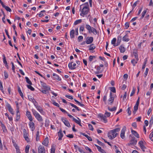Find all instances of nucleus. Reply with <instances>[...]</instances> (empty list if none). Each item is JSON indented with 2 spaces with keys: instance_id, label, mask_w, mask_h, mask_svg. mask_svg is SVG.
Returning a JSON list of instances; mask_svg holds the SVG:
<instances>
[{
  "instance_id": "cd10ccee",
  "label": "nucleus",
  "mask_w": 153,
  "mask_h": 153,
  "mask_svg": "<svg viewBox=\"0 0 153 153\" xmlns=\"http://www.w3.org/2000/svg\"><path fill=\"white\" fill-rule=\"evenodd\" d=\"M74 30L73 29L71 30L70 32V36L71 38H73L74 37Z\"/></svg>"
},
{
  "instance_id": "bb28decb",
  "label": "nucleus",
  "mask_w": 153,
  "mask_h": 153,
  "mask_svg": "<svg viewBox=\"0 0 153 153\" xmlns=\"http://www.w3.org/2000/svg\"><path fill=\"white\" fill-rule=\"evenodd\" d=\"M51 153H55V145L54 144L52 145L51 149Z\"/></svg>"
},
{
  "instance_id": "69168bd1",
  "label": "nucleus",
  "mask_w": 153,
  "mask_h": 153,
  "mask_svg": "<svg viewBox=\"0 0 153 153\" xmlns=\"http://www.w3.org/2000/svg\"><path fill=\"white\" fill-rule=\"evenodd\" d=\"M30 148V146L29 145H27L26 146L25 148V151H27V152H29V150Z\"/></svg>"
},
{
  "instance_id": "7c9ffc66",
  "label": "nucleus",
  "mask_w": 153,
  "mask_h": 153,
  "mask_svg": "<svg viewBox=\"0 0 153 153\" xmlns=\"http://www.w3.org/2000/svg\"><path fill=\"white\" fill-rule=\"evenodd\" d=\"M88 47H89V50L90 51H92L95 48V46L93 44H91Z\"/></svg>"
},
{
  "instance_id": "aec40b11",
  "label": "nucleus",
  "mask_w": 153,
  "mask_h": 153,
  "mask_svg": "<svg viewBox=\"0 0 153 153\" xmlns=\"http://www.w3.org/2000/svg\"><path fill=\"white\" fill-rule=\"evenodd\" d=\"M16 116V121H18L20 118V116L19 110H17Z\"/></svg>"
},
{
  "instance_id": "4468645a",
  "label": "nucleus",
  "mask_w": 153,
  "mask_h": 153,
  "mask_svg": "<svg viewBox=\"0 0 153 153\" xmlns=\"http://www.w3.org/2000/svg\"><path fill=\"white\" fill-rule=\"evenodd\" d=\"M76 65V63L73 62H71V63H69V64L68 67L69 68L71 69V70H74L76 68L75 67Z\"/></svg>"
},
{
  "instance_id": "052dcab7",
  "label": "nucleus",
  "mask_w": 153,
  "mask_h": 153,
  "mask_svg": "<svg viewBox=\"0 0 153 153\" xmlns=\"http://www.w3.org/2000/svg\"><path fill=\"white\" fill-rule=\"evenodd\" d=\"M83 39V37L82 36H79L78 37V41L79 42H80Z\"/></svg>"
},
{
  "instance_id": "72a5a7b5",
  "label": "nucleus",
  "mask_w": 153,
  "mask_h": 153,
  "mask_svg": "<svg viewBox=\"0 0 153 153\" xmlns=\"http://www.w3.org/2000/svg\"><path fill=\"white\" fill-rule=\"evenodd\" d=\"M122 39V37L120 36H119L117 37V44L118 45H120Z\"/></svg>"
},
{
  "instance_id": "423d86ee",
  "label": "nucleus",
  "mask_w": 153,
  "mask_h": 153,
  "mask_svg": "<svg viewBox=\"0 0 153 153\" xmlns=\"http://www.w3.org/2000/svg\"><path fill=\"white\" fill-rule=\"evenodd\" d=\"M137 140L135 139V138L134 137H132V139L130 140L129 143L127 144L129 146L131 145H134L137 144Z\"/></svg>"
},
{
  "instance_id": "a211bd4d",
  "label": "nucleus",
  "mask_w": 153,
  "mask_h": 153,
  "mask_svg": "<svg viewBox=\"0 0 153 153\" xmlns=\"http://www.w3.org/2000/svg\"><path fill=\"white\" fill-rule=\"evenodd\" d=\"M30 128L32 131H33L35 129L34 124L33 122H30L29 123Z\"/></svg>"
},
{
  "instance_id": "79ce46f5",
  "label": "nucleus",
  "mask_w": 153,
  "mask_h": 153,
  "mask_svg": "<svg viewBox=\"0 0 153 153\" xmlns=\"http://www.w3.org/2000/svg\"><path fill=\"white\" fill-rule=\"evenodd\" d=\"M131 108V107H129L127 109V113L128 114V115H130L131 114V111L130 110Z\"/></svg>"
},
{
  "instance_id": "473e14b6",
  "label": "nucleus",
  "mask_w": 153,
  "mask_h": 153,
  "mask_svg": "<svg viewBox=\"0 0 153 153\" xmlns=\"http://www.w3.org/2000/svg\"><path fill=\"white\" fill-rule=\"evenodd\" d=\"M119 49L120 50V51L121 53H123L125 51V48L122 45L120 46L119 47Z\"/></svg>"
},
{
  "instance_id": "ddd939ff",
  "label": "nucleus",
  "mask_w": 153,
  "mask_h": 153,
  "mask_svg": "<svg viewBox=\"0 0 153 153\" xmlns=\"http://www.w3.org/2000/svg\"><path fill=\"white\" fill-rule=\"evenodd\" d=\"M126 130V127L124 126L121 131L120 134V137L122 139H124L125 137V133Z\"/></svg>"
},
{
  "instance_id": "e2e57ef3",
  "label": "nucleus",
  "mask_w": 153,
  "mask_h": 153,
  "mask_svg": "<svg viewBox=\"0 0 153 153\" xmlns=\"http://www.w3.org/2000/svg\"><path fill=\"white\" fill-rule=\"evenodd\" d=\"M129 23L128 22H126L125 25V26L126 29H127L129 27Z\"/></svg>"
},
{
  "instance_id": "49530a36",
  "label": "nucleus",
  "mask_w": 153,
  "mask_h": 153,
  "mask_svg": "<svg viewBox=\"0 0 153 153\" xmlns=\"http://www.w3.org/2000/svg\"><path fill=\"white\" fill-rule=\"evenodd\" d=\"M146 10H144L142 13V16L141 17V19H142L144 16L145 14L146 13Z\"/></svg>"
},
{
  "instance_id": "0eeeda50",
  "label": "nucleus",
  "mask_w": 153,
  "mask_h": 153,
  "mask_svg": "<svg viewBox=\"0 0 153 153\" xmlns=\"http://www.w3.org/2000/svg\"><path fill=\"white\" fill-rule=\"evenodd\" d=\"M61 120L64 124L68 127H70L71 126L69 121L67 120L65 118L62 117Z\"/></svg>"
},
{
  "instance_id": "20e7f679",
  "label": "nucleus",
  "mask_w": 153,
  "mask_h": 153,
  "mask_svg": "<svg viewBox=\"0 0 153 153\" xmlns=\"http://www.w3.org/2000/svg\"><path fill=\"white\" fill-rule=\"evenodd\" d=\"M32 111L33 114L37 120L39 122H42L43 119L42 116L35 110L32 109Z\"/></svg>"
},
{
  "instance_id": "680f3d73",
  "label": "nucleus",
  "mask_w": 153,
  "mask_h": 153,
  "mask_svg": "<svg viewBox=\"0 0 153 153\" xmlns=\"http://www.w3.org/2000/svg\"><path fill=\"white\" fill-rule=\"evenodd\" d=\"M88 128L89 129L92 131H93L94 130V128H93L92 126L90 124H88Z\"/></svg>"
},
{
  "instance_id": "c756f323",
  "label": "nucleus",
  "mask_w": 153,
  "mask_h": 153,
  "mask_svg": "<svg viewBox=\"0 0 153 153\" xmlns=\"http://www.w3.org/2000/svg\"><path fill=\"white\" fill-rule=\"evenodd\" d=\"M132 56H134L135 57H138V54L137 53V51L136 50H134V51L133 53L132 54Z\"/></svg>"
},
{
  "instance_id": "6e6552de",
  "label": "nucleus",
  "mask_w": 153,
  "mask_h": 153,
  "mask_svg": "<svg viewBox=\"0 0 153 153\" xmlns=\"http://www.w3.org/2000/svg\"><path fill=\"white\" fill-rule=\"evenodd\" d=\"M38 153H45V150L44 146L40 145L38 149Z\"/></svg>"
},
{
  "instance_id": "412c9836",
  "label": "nucleus",
  "mask_w": 153,
  "mask_h": 153,
  "mask_svg": "<svg viewBox=\"0 0 153 153\" xmlns=\"http://www.w3.org/2000/svg\"><path fill=\"white\" fill-rule=\"evenodd\" d=\"M138 59V58H135L134 59L131 60V63L133 64V65L134 66L137 63Z\"/></svg>"
},
{
  "instance_id": "2f4dec72",
  "label": "nucleus",
  "mask_w": 153,
  "mask_h": 153,
  "mask_svg": "<svg viewBox=\"0 0 153 153\" xmlns=\"http://www.w3.org/2000/svg\"><path fill=\"white\" fill-rule=\"evenodd\" d=\"M3 62L5 64V66L7 69L9 68V67L7 65V63L6 60V58H3Z\"/></svg>"
},
{
  "instance_id": "2eb2a0df",
  "label": "nucleus",
  "mask_w": 153,
  "mask_h": 153,
  "mask_svg": "<svg viewBox=\"0 0 153 153\" xmlns=\"http://www.w3.org/2000/svg\"><path fill=\"white\" fill-rule=\"evenodd\" d=\"M48 137H46L45 138L42 143L45 146H48Z\"/></svg>"
},
{
  "instance_id": "6e6d98bb",
  "label": "nucleus",
  "mask_w": 153,
  "mask_h": 153,
  "mask_svg": "<svg viewBox=\"0 0 153 153\" xmlns=\"http://www.w3.org/2000/svg\"><path fill=\"white\" fill-rule=\"evenodd\" d=\"M97 143L100 146H105V144L103 143L102 142L98 140L97 139Z\"/></svg>"
},
{
  "instance_id": "774afa93",
  "label": "nucleus",
  "mask_w": 153,
  "mask_h": 153,
  "mask_svg": "<svg viewBox=\"0 0 153 153\" xmlns=\"http://www.w3.org/2000/svg\"><path fill=\"white\" fill-rule=\"evenodd\" d=\"M149 70V69L148 68H146V69L144 73V74L145 75V77H146V76L147 75L148 73V71Z\"/></svg>"
},
{
  "instance_id": "393cba45",
  "label": "nucleus",
  "mask_w": 153,
  "mask_h": 153,
  "mask_svg": "<svg viewBox=\"0 0 153 153\" xmlns=\"http://www.w3.org/2000/svg\"><path fill=\"white\" fill-rule=\"evenodd\" d=\"M82 134L86 137L89 141H92V138L90 137L88 135L85 134V133H82Z\"/></svg>"
},
{
  "instance_id": "603ef678",
  "label": "nucleus",
  "mask_w": 153,
  "mask_h": 153,
  "mask_svg": "<svg viewBox=\"0 0 153 153\" xmlns=\"http://www.w3.org/2000/svg\"><path fill=\"white\" fill-rule=\"evenodd\" d=\"M1 10L2 13L4 15V17L2 18V21H3V22L4 23H5V21H4V19H5V17L6 15H5V14L4 12L3 11V10Z\"/></svg>"
},
{
  "instance_id": "9d476101",
  "label": "nucleus",
  "mask_w": 153,
  "mask_h": 153,
  "mask_svg": "<svg viewBox=\"0 0 153 153\" xmlns=\"http://www.w3.org/2000/svg\"><path fill=\"white\" fill-rule=\"evenodd\" d=\"M93 41V38L92 37H87L86 39V43L88 44L91 43Z\"/></svg>"
},
{
  "instance_id": "a18cd8bd",
  "label": "nucleus",
  "mask_w": 153,
  "mask_h": 153,
  "mask_svg": "<svg viewBox=\"0 0 153 153\" xmlns=\"http://www.w3.org/2000/svg\"><path fill=\"white\" fill-rule=\"evenodd\" d=\"M27 86L28 88L30 89L32 91H34L35 90V89L32 87L31 85H27Z\"/></svg>"
},
{
  "instance_id": "3c124183",
  "label": "nucleus",
  "mask_w": 153,
  "mask_h": 153,
  "mask_svg": "<svg viewBox=\"0 0 153 153\" xmlns=\"http://www.w3.org/2000/svg\"><path fill=\"white\" fill-rule=\"evenodd\" d=\"M77 118L78 120H77L75 119L74 121L76 123L78 124L80 123H81V121L80 119L78 117H77Z\"/></svg>"
},
{
  "instance_id": "c03bdc74",
  "label": "nucleus",
  "mask_w": 153,
  "mask_h": 153,
  "mask_svg": "<svg viewBox=\"0 0 153 153\" xmlns=\"http://www.w3.org/2000/svg\"><path fill=\"white\" fill-rule=\"evenodd\" d=\"M0 89L1 90V91H2V92L4 94V89H3V85L2 84V82L1 81H0Z\"/></svg>"
},
{
  "instance_id": "338daca9",
  "label": "nucleus",
  "mask_w": 153,
  "mask_h": 153,
  "mask_svg": "<svg viewBox=\"0 0 153 153\" xmlns=\"http://www.w3.org/2000/svg\"><path fill=\"white\" fill-rule=\"evenodd\" d=\"M53 105H55V106L59 108V105L58 103H57L54 101H53Z\"/></svg>"
},
{
  "instance_id": "5fc2aeb1",
  "label": "nucleus",
  "mask_w": 153,
  "mask_h": 153,
  "mask_svg": "<svg viewBox=\"0 0 153 153\" xmlns=\"http://www.w3.org/2000/svg\"><path fill=\"white\" fill-rule=\"evenodd\" d=\"M4 75L5 79H6L7 78H8V75L6 71H4Z\"/></svg>"
},
{
  "instance_id": "09e8293b",
  "label": "nucleus",
  "mask_w": 153,
  "mask_h": 153,
  "mask_svg": "<svg viewBox=\"0 0 153 153\" xmlns=\"http://www.w3.org/2000/svg\"><path fill=\"white\" fill-rule=\"evenodd\" d=\"M4 8L6 9V10L7 11L11 12L12 11L11 9L8 6H5Z\"/></svg>"
},
{
  "instance_id": "37998d69",
  "label": "nucleus",
  "mask_w": 153,
  "mask_h": 153,
  "mask_svg": "<svg viewBox=\"0 0 153 153\" xmlns=\"http://www.w3.org/2000/svg\"><path fill=\"white\" fill-rule=\"evenodd\" d=\"M23 133L24 134V137L27 136H28V134L27 133L26 130L24 128L23 130Z\"/></svg>"
},
{
  "instance_id": "4be33fe9",
  "label": "nucleus",
  "mask_w": 153,
  "mask_h": 153,
  "mask_svg": "<svg viewBox=\"0 0 153 153\" xmlns=\"http://www.w3.org/2000/svg\"><path fill=\"white\" fill-rule=\"evenodd\" d=\"M116 41V38H114L113 39L111 40V43L114 46H116L118 45V44L117 43H115Z\"/></svg>"
},
{
  "instance_id": "58836bf2",
  "label": "nucleus",
  "mask_w": 153,
  "mask_h": 153,
  "mask_svg": "<svg viewBox=\"0 0 153 153\" xmlns=\"http://www.w3.org/2000/svg\"><path fill=\"white\" fill-rule=\"evenodd\" d=\"M25 79H26V81L27 83L29 84L30 85H32V82L27 77H25Z\"/></svg>"
},
{
  "instance_id": "6ab92c4d",
  "label": "nucleus",
  "mask_w": 153,
  "mask_h": 153,
  "mask_svg": "<svg viewBox=\"0 0 153 153\" xmlns=\"http://www.w3.org/2000/svg\"><path fill=\"white\" fill-rule=\"evenodd\" d=\"M131 132L132 134H134L136 137L137 138H139V135L137 131L131 129Z\"/></svg>"
},
{
  "instance_id": "4d7b16f0",
  "label": "nucleus",
  "mask_w": 153,
  "mask_h": 153,
  "mask_svg": "<svg viewBox=\"0 0 153 153\" xmlns=\"http://www.w3.org/2000/svg\"><path fill=\"white\" fill-rule=\"evenodd\" d=\"M135 90L136 89L134 88L133 87L132 92L131 93L130 96H132L134 95V94L135 93Z\"/></svg>"
},
{
  "instance_id": "c9c22d12",
  "label": "nucleus",
  "mask_w": 153,
  "mask_h": 153,
  "mask_svg": "<svg viewBox=\"0 0 153 153\" xmlns=\"http://www.w3.org/2000/svg\"><path fill=\"white\" fill-rule=\"evenodd\" d=\"M69 104L72 107H74L78 111H79L80 110V109H79L78 107L76 106V105H74V104L71 103H69Z\"/></svg>"
},
{
  "instance_id": "39448f33",
  "label": "nucleus",
  "mask_w": 153,
  "mask_h": 153,
  "mask_svg": "<svg viewBox=\"0 0 153 153\" xmlns=\"http://www.w3.org/2000/svg\"><path fill=\"white\" fill-rule=\"evenodd\" d=\"M89 10V8L88 7H84L82 10V13L80 14V16L84 17V16L88 14Z\"/></svg>"
},
{
  "instance_id": "de8ad7c7",
  "label": "nucleus",
  "mask_w": 153,
  "mask_h": 153,
  "mask_svg": "<svg viewBox=\"0 0 153 153\" xmlns=\"http://www.w3.org/2000/svg\"><path fill=\"white\" fill-rule=\"evenodd\" d=\"M36 141H38L39 139V131H38L36 134Z\"/></svg>"
},
{
  "instance_id": "7ed1b4c3",
  "label": "nucleus",
  "mask_w": 153,
  "mask_h": 153,
  "mask_svg": "<svg viewBox=\"0 0 153 153\" xmlns=\"http://www.w3.org/2000/svg\"><path fill=\"white\" fill-rule=\"evenodd\" d=\"M85 28L88 30L89 33H93L94 35H96L97 32V30L94 28L91 27L90 25H86Z\"/></svg>"
},
{
  "instance_id": "13d9d810",
  "label": "nucleus",
  "mask_w": 153,
  "mask_h": 153,
  "mask_svg": "<svg viewBox=\"0 0 153 153\" xmlns=\"http://www.w3.org/2000/svg\"><path fill=\"white\" fill-rule=\"evenodd\" d=\"M59 109L63 113H66L68 114V113L65 110L63 109L62 108H61L60 107L59 108Z\"/></svg>"
},
{
  "instance_id": "b1692460",
  "label": "nucleus",
  "mask_w": 153,
  "mask_h": 153,
  "mask_svg": "<svg viewBox=\"0 0 153 153\" xmlns=\"http://www.w3.org/2000/svg\"><path fill=\"white\" fill-rule=\"evenodd\" d=\"M128 36L127 35L124 36L122 38V40L123 41L128 42L129 40V39L128 37Z\"/></svg>"
},
{
  "instance_id": "c85d7f7f",
  "label": "nucleus",
  "mask_w": 153,
  "mask_h": 153,
  "mask_svg": "<svg viewBox=\"0 0 153 153\" xmlns=\"http://www.w3.org/2000/svg\"><path fill=\"white\" fill-rule=\"evenodd\" d=\"M1 127L4 132L5 133L7 132V131L6 129V127L4 125H2Z\"/></svg>"
},
{
  "instance_id": "0e129e2a",
  "label": "nucleus",
  "mask_w": 153,
  "mask_h": 153,
  "mask_svg": "<svg viewBox=\"0 0 153 153\" xmlns=\"http://www.w3.org/2000/svg\"><path fill=\"white\" fill-rule=\"evenodd\" d=\"M84 25H82V26H81L79 28V31H84Z\"/></svg>"
},
{
  "instance_id": "f257e3e1",
  "label": "nucleus",
  "mask_w": 153,
  "mask_h": 153,
  "mask_svg": "<svg viewBox=\"0 0 153 153\" xmlns=\"http://www.w3.org/2000/svg\"><path fill=\"white\" fill-rule=\"evenodd\" d=\"M120 130V128H117L111 130L108 134V137L111 139H113L117 136L118 134L116 132L119 131Z\"/></svg>"
},
{
  "instance_id": "dca6fc26",
  "label": "nucleus",
  "mask_w": 153,
  "mask_h": 153,
  "mask_svg": "<svg viewBox=\"0 0 153 153\" xmlns=\"http://www.w3.org/2000/svg\"><path fill=\"white\" fill-rule=\"evenodd\" d=\"M58 135L59 137L58 138L59 140H61L62 139V138L63 136V134L62 133V131L61 129H60L58 133Z\"/></svg>"
},
{
  "instance_id": "8fccbe9b",
  "label": "nucleus",
  "mask_w": 153,
  "mask_h": 153,
  "mask_svg": "<svg viewBox=\"0 0 153 153\" xmlns=\"http://www.w3.org/2000/svg\"><path fill=\"white\" fill-rule=\"evenodd\" d=\"M110 89L111 92L114 93H116V89L114 87H111L110 88Z\"/></svg>"
},
{
  "instance_id": "f03ea898",
  "label": "nucleus",
  "mask_w": 153,
  "mask_h": 153,
  "mask_svg": "<svg viewBox=\"0 0 153 153\" xmlns=\"http://www.w3.org/2000/svg\"><path fill=\"white\" fill-rule=\"evenodd\" d=\"M110 115V113L108 112L107 111H105L104 115L101 114L99 115V116L101 120L103 121L105 123H106L107 122L106 117H109Z\"/></svg>"
},
{
  "instance_id": "ea45409f",
  "label": "nucleus",
  "mask_w": 153,
  "mask_h": 153,
  "mask_svg": "<svg viewBox=\"0 0 153 153\" xmlns=\"http://www.w3.org/2000/svg\"><path fill=\"white\" fill-rule=\"evenodd\" d=\"M153 123V115L151 116L149 121V126L151 127V125L152 126Z\"/></svg>"
},
{
  "instance_id": "1a4fd4ad",
  "label": "nucleus",
  "mask_w": 153,
  "mask_h": 153,
  "mask_svg": "<svg viewBox=\"0 0 153 153\" xmlns=\"http://www.w3.org/2000/svg\"><path fill=\"white\" fill-rule=\"evenodd\" d=\"M40 82L42 86L43 89H46L47 90H50V87L46 85L45 83H44L42 81H41Z\"/></svg>"
},
{
  "instance_id": "f3484780",
  "label": "nucleus",
  "mask_w": 153,
  "mask_h": 153,
  "mask_svg": "<svg viewBox=\"0 0 153 153\" xmlns=\"http://www.w3.org/2000/svg\"><path fill=\"white\" fill-rule=\"evenodd\" d=\"M26 115L28 118L29 120L30 121H32L33 120V118L32 116L30 114V112L27 111L26 112Z\"/></svg>"
},
{
  "instance_id": "bf43d9fd",
  "label": "nucleus",
  "mask_w": 153,
  "mask_h": 153,
  "mask_svg": "<svg viewBox=\"0 0 153 153\" xmlns=\"http://www.w3.org/2000/svg\"><path fill=\"white\" fill-rule=\"evenodd\" d=\"M11 63L12 64V70L13 71V72H14L15 71V67L14 65V64L12 62H11Z\"/></svg>"
},
{
  "instance_id": "f8f14e48",
  "label": "nucleus",
  "mask_w": 153,
  "mask_h": 153,
  "mask_svg": "<svg viewBox=\"0 0 153 153\" xmlns=\"http://www.w3.org/2000/svg\"><path fill=\"white\" fill-rule=\"evenodd\" d=\"M6 106L8 108V111L12 114L14 115V113L13 112V109L11 108V107L10 105L7 103Z\"/></svg>"
},
{
  "instance_id": "4c0bfd02",
  "label": "nucleus",
  "mask_w": 153,
  "mask_h": 153,
  "mask_svg": "<svg viewBox=\"0 0 153 153\" xmlns=\"http://www.w3.org/2000/svg\"><path fill=\"white\" fill-rule=\"evenodd\" d=\"M82 21L81 19L77 20H76L74 22V25H76L80 23Z\"/></svg>"
},
{
  "instance_id": "9b49d317",
  "label": "nucleus",
  "mask_w": 153,
  "mask_h": 153,
  "mask_svg": "<svg viewBox=\"0 0 153 153\" xmlns=\"http://www.w3.org/2000/svg\"><path fill=\"white\" fill-rule=\"evenodd\" d=\"M114 98L112 97V93L111 92H110V98L108 100V101L109 102L108 103V104L111 105L114 101Z\"/></svg>"
},
{
  "instance_id": "e433bc0d",
  "label": "nucleus",
  "mask_w": 153,
  "mask_h": 153,
  "mask_svg": "<svg viewBox=\"0 0 153 153\" xmlns=\"http://www.w3.org/2000/svg\"><path fill=\"white\" fill-rule=\"evenodd\" d=\"M108 109L109 111H113L116 110L117 108L114 107L112 108H110L109 106H108Z\"/></svg>"
},
{
  "instance_id": "a19ab883",
  "label": "nucleus",
  "mask_w": 153,
  "mask_h": 153,
  "mask_svg": "<svg viewBox=\"0 0 153 153\" xmlns=\"http://www.w3.org/2000/svg\"><path fill=\"white\" fill-rule=\"evenodd\" d=\"M100 59L103 61L104 62V65L105 67H107L108 66V64L106 62L105 58H100Z\"/></svg>"
},
{
  "instance_id": "f704fd0d",
  "label": "nucleus",
  "mask_w": 153,
  "mask_h": 153,
  "mask_svg": "<svg viewBox=\"0 0 153 153\" xmlns=\"http://www.w3.org/2000/svg\"><path fill=\"white\" fill-rule=\"evenodd\" d=\"M69 104L72 107H74L78 111H79L80 110V109H79L78 107L76 106V105H74V104L71 103H69Z\"/></svg>"
},
{
  "instance_id": "a878e982",
  "label": "nucleus",
  "mask_w": 153,
  "mask_h": 153,
  "mask_svg": "<svg viewBox=\"0 0 153 153\" xmlns=\"http://www.w3.org/2000/svg\"><path fill=\"white\" fill-rule=\"evenodd\" d=\"M53 76H54V78L55 79H57L58 81H60L61 79V78L59 77L58 75L56 74L55 73H53Z\"/></svg>"
},
{
  "instance_id": "5701e85b",
  "label": "nucleus",
  "mask_w": 153,
  "mask_h": 153,
  "mask_svg": "<svg viewBox=\"0 0 153 153\" xmlns=\"http://www.w3.org/2000/svg\"><path fill=\"white\" fill-rule=\"evenodd\" d=\"M18 92H19V94H20V96L23 99H24V97L23 94V93H22L19 87V86L18 87Z\"/></svg>"
},
{
  "instance_id": "864d4df0",
  "label": "nucleus",
  "mask_w": 153,
  "mask_h": 153,
  "mask_svg": "<svg viewBox=\"0 0 153 153\" xmlns=\"http://www.w3.org/2000/svg\"><path fill=\"white\" fill-rule=\"evenodd\" d=\"M49 124V121L48 120H46L45 123V127H48V126Z\"/></svg>"
}]
</instances>
